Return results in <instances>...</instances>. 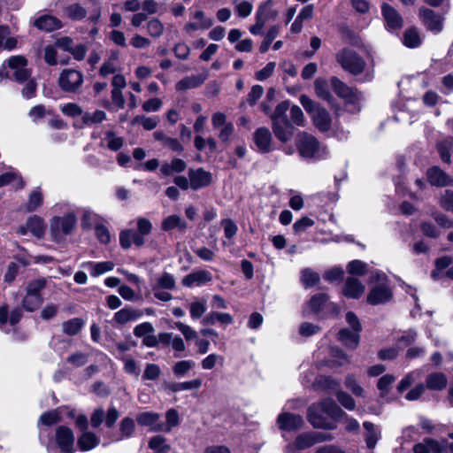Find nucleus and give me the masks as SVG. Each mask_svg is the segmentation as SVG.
I'll return each instance as SVG.
<instances>
[{
  "mask_svg": "<svg viewBox=\"0 0 453 453\" xmlns=\"http://www.w3.org/2000/svg\"><path fill=\"white\" fill-rule=\"evenodd\" d=\"M296 146L300 155L305 158L323 159L327 157V148L311 134L301 132L296 136Z\"/></svg>",
  "mask_w": 453,
  "mask_h": 453,
  "instance_id": "obj_1",
  "label": "nucleus"
},
{
  "mask_svg": "<svg viewBox=\"0 0 453 453\" xmlns=\"http://www.w3.org/2000/svg\"><path fill=\"white\" fill-rule=\"evenodd\" d=\"M300 103L310 114L312 123L320 132H327L332 126V118L330 113L319 104L314 103L305 95L300 96Z\"/></svg>",
  "mask_w": 453,
  "mask_h": 453,
  "instance_id": "obj_2",
  "label": "nucleus"
},
{
  "mask_svg": "<svg viewBox=\"0 0 453 453\" xmlns=\"http://www.w3.org/2000/svg\"><path fill=\"white\" fill-rule=\"evenodd\" d=\"M275 95V89L270 88L266 93L265 100L261 104V110L270 117L275 136L280 141H283V103L278 104L274 111H272L271 103L274 101Z\"/></svg>",
  "mask_w": 453,
  "mask_h": 453,
  "instance_id": "obj_3",
  "label": "nucleus"
},
{
  "mask_svg": "<svg viewBox=\"0 0 453 453\" xmlns=\"http://www.w3.org/2000/svg\"><path fill=\"white\" fill-rule=\"evenodd\" d=\"M336 62L342 68L353 75L362 73L365 67V61L354 50L343 48L335 55Z\"/></svg>",
  "mask_w": 453,
  "mask_h": 453,
  "instance_id": "obj_4",
  "label": "nucleus"
},
{
  "mask_svg": "<svg viewBox=\"0 0 453 453\" xmlns=\"http://www.w3.org/2000/svg\"><path fill=\"white\" fill-rule=\"evenodd\" d=\"M76 216L73 212L62 217L55 216L50 219V234L54 242H60L65 236L71 234L75 225Z\"/></svg>",
  "mask_w": 453,
  "mask_h": 453,
  "instance_id": "obj_5",
  "label": "nucleus"
},
{
  "mask_svg": "<svg viewBox=\"0 0 453 453\" xmlns=\"http://www.w3.org/2000/svg\"><path fill=\"white\" fill-rule=\"evenodd\" d=\"M84 82L83 73L76 69H64L58 77V83L65 93H79Z\"/></svg>",
  "mask_w": 453,
  "mask_h": 453,
  "instance_id": "obj_6",
  "label": "nucleus"
},
{
  "mask_svg": "<svg viewBox=\"0 0 453 453\" xmlns=\"http://www.w3.org/2000/svg\"><path fill=\"white\" fill-rule=\"evenodd\" d=\"M211 125L219 130V138L221 142L227 143L234 132V124L226 120V116L221 111H217L211 116Z\"/></svg>",
  "mask_w": 453,
  "mask_h": 453,
  "instance_id": "obj_7",
  "label": "nucleus"
},
{
  "mask_svg": "<svg viewBox=\"0 0 453 453\" xmlns=\"http://www.w3.org/2000/svg\"><path fill=\"white\" fill-rule=\"evenodd\" d=\"M325 415L321 406L317 403L311 404L308 409V420L313 427L326 430L335 429L336 425L329 421Z\"/></svg>",
  "mask_w": 453,
  "mask_h": 453,
  "instance_id": "obj_8",
  "label": "nucleus"
},
{
  "mask_svg": "<svg viewBox=\"0 0 453 453\" xmlns=\"http://www.w3.org/2000/svg\"><path fill=\"white\" fill-rule=\"evenodd\" d=\"M8 67L13 71V78L18 82L27 81L31 72L27 69V60L23 56H12L7 60Z\"/></svg>",
  "mask_w": 453,
  "mask_h": 453,
  "instance_id": "obj_9",
  "label": "nucleus"
},
{
  "mask_svg": "<svg viewBox=\"0 0 453 453\" xmlns=\"http://www.w3.org/2000/svg\"><path fill=\"white\" fill-rule=\"evenodd\" d=\"M74 441V434L71 428L65 426L57 427L55 442L63 453H73Z\"/></svg>",
  "mask_w": 453,
  "mask_h": 453,
  "instance_id": "obj_10",
  "label": "nucleus"
},
{
  "mask_svg": "<svg viewBox=\"0 0 453 453\" xmlns=\"http://www.w3.org/2000/svg\"><path fill=\"white\" fill-rule=\"evenodd\" d=\"M393 297V293L388 285L381 282L374 286L369 292L366 301L371 305H379L389 302Z\"/></svg>",
  "mask_w": 453,
  "mask_h": 453,
  "instance_id": "obj_11",
  "label": "nucleus"
},
{
  "mask_svg": "<svg viewBox=\"0 0 453 453\" xmlns=\"http://www.w3.org/2000/svg\"><path fill=\"white\" fill-rule=\"evenodd\" d=\"M308 307L314 313L322 311H335L338 312V307L329 301V296L326 294L319 293L312 296L308 302Z\"/></svg>",
  "mask_w": 453,
  "mask_h": 453,
  "instance_id": "obj_12",
  "label": "nucleus"
},
{
  "mask_svg": "<svg viewBox=\"0 0 453 453\" xmlns=\"http://www.w3.org/2000/svg\"><path fill=\"white\" fill-rule=\"evenodd\" d=\"M331 86L337 96L343 98L347 103H355L360 97L357 89L347 86L337 77L331 79Z\"/></svg>",
  "mask_w": 453,
  "mask_h": 453,
  "instance_id": "obj_13",
  "label": "nucleus"
},
{
  "mask_svg": "<svg viewBox=\"0 0 453 453\" xmlns=\"http://www.w3.org/2000/svg\"><path fill=\"white\" fill-rule=\"evenodd\" d=\"M419 18L428 30L434 33H439L442 30V19L433 10L425 7L420 8Z\"/></svg>",
  "mask_w": 453,
  "mask_h": 453,
  "instance_id": "obj_14",
  "label": "nucleus"
},
{
  "mask_svg": "<svg viewBox=\"0 0 453 453\" xmlns=\"http://www.w3.org/2000/svg\"><path fill=\"white\" fill-rule=\"evenodd\" d=\"M188 178L190 180V188L197 190L207 187L211 182V173L203 168L189 169Z\"/></svg>",
  "mask_w": 453,
  "mask_h": 453,
  "instance_id": "obj_15",
  "label": "nucleus"
},
{
  "mask_svg": "<svg viewBox=\"0 0 453 453\" xmlns=\"http://www.w3.org/2000/svg\"><path fill=\"white\" fill-rule=\"evenodd\" d=\"M253 141L258 151L267 153L272 150V134L266 127H259L253 134Z\"/></svg>",
  "mask_w": 453,
  "mask_h": 453,
  "instance_id": "obj_16",
  "label": "nucleus"
},
{
  "mask_svg": "<svg viewBox=\"0 0 453 453\" xmlns=\"http://www.w3.org/2000/svg\"><path fill=\"white\" fill-rule=\"evenodd\" d=\"M381 12L387 27L389 29H400L403 27V18L400 13L388 4L381 5Z\"/></svg>",
  "mask_w": 453,
  "mask_h": 453,
  "instance_id": "obj_17",
  "label": "nucleus"
},
{
  "mask_svg": "<svg viewBox=\"0 0 453 453\" xmlns=\"http://www.w3.org/2000/svg\"><path fill=\"white\" fill-rule=\"evenodd\" d=\"M211 280L212 276L211 273L205 270H199L186 275L182 279L181 283L185 287L192 288L194 286L199 287L204 285L211 281Z\"/></svg>",
  "mask_w": 453,
  "mask_h": 453,
  "instance_id": "obj_18",
  "label": "nucleus"
},
{
  "mask_svg": "<svg viewBox=\"0 0 453 453\" xmlns=\"http://www.w3.org/2000/svg\"><path fill=\"white\" fill-rule=\"evenodd\" d=\"M142 315L143 312L141 310L127 306L114 313L113 321L119 325H125L137 320Z\"/></svg>",
  "mask_w": 453,
  "mask_h": 453,
  "instance_id": "obj_19",
  "label": "nucleus"
},
{
  "mask_svg": "<svg viewBox=\"0 0 453 453\" xmlns=\"http://www.w3.org/2000/svg\"><path fill=\"white\" fill-rule=\"evenodd\" d=\"M365 292V286L361 281L356 278H347L344 288L342 289L343 295L348 298L358 299Z\"/></svg>",
  "mask_w": 453,
  "mask_h": 453,
  "instance_id": "obj_20",
  "label": "nucleus"
},
{
  "mask_svg": "<svg viewBox=\"0 0 453 453\" xmlns=\"http://www.w3.org/2000/svg\"><path fill=\"white\" fill-rule=\"evenodd\" d=\"M427 179L434 186L443 187L453 182V179L438 166H434L427 171Z\"/></svg>",
  "mask_w": 453,
  "mask_h": 453,
  "instance_id": "obj_21",
  "label": "nucleus"
},
{
  "mask_svg": "<svg viewBox=\"0 0 453 453\" xmlns=\"http://www.w3.org/2000/svg\"><path fill=\"white\" fill-rule=\"evenodd\" d=\"M207 73L197 74V75H191L187 76L179 81L176 85L175 88L178 91H183L190 88H195L199 86H201L205 80L207 79Z\"/></svg>",
  "mask_w": 453,
  "mask_h": 453,
  "instance_id": "obj_22",
  "label": "nucleus"
},
{
  "mask_svg": "<svg viewBox=\"0 0 453 453\" xmlns=\"http://www.w3.org/2000/svg\"><path fill=\"white\" fill-rule=\"evenodd\" d=\"M34 25L38 29L46 32H51L59 29L62 27L61 21L58 18L51 15H42L37 18L34 21Z\"/></svg>",
  "mask_w": 453,
  "mask_h": 453,
  "instance_id": "obj_23",
  "label": "nucleus"
},
{
  "mask_svg": "<svg viewBox=\"0 0 453 453\" xmlns=\"http://www.w3.org/2000/svg\"><path fill=\"white\" fill-rule=\"evenodd\" d=\"M318 405L321 406L322 411L326 413V415L331 417L334 419H339L347 416L346 412L343 411L340 406L331 398H326L319 403H317Z\"/></svg>",
  "mask_w": 453,
  "mask_h": 453,
  "instance_id": "obj_24",
  "label": "nucleus"
},
{
  "mask_svg": "<svg viewBox=\"0 0 453 453\" xmlns=\"http://www.w3.org/2000/svg\"><path fill=\"white\" fill-rule=\"evenodd\" d=\"M160 415L153 411H144L137 414L136 421L142 426H149L151 432H157L154 430L157 425L160 424Z\"/></svg>",
  "mask_w": 453,
  "mask_h": 453,
  "instance_id": "obj_25",
  "label": "nucleus"
},
{
  "mask_svg": "<svg viewBox=\"0 0 453 453\" xmlns=\"http://www.w3.org/2000/svg\"><path fill=\"white\" fill-rule=\"evenodd\" d=\"M363 426L365 429V440L366 446L372 449L380 438V430L369 421H365Z\"/></svg>",
  "mask_w": 453,
  "mask_h": 453,
  "instance_id": "obj_26",
  "label": "nucleus"
},
{
  "mask_svg": "<svg viewBox=\"0 0 453 453\" xmlns=\"http://www.w3.org/2000/svg\"><path fill=\"white\" fill-rule=\"evenodd\" d=\"M99 442V437L88 431L83 432L77 441L78 447L82 451H88L96 448Z\"/></svg>",
  "mask_w": 453,
  "mask_h": 453,
  "instance_id": "obj_27",
  "label": "nucleus"
},
{
  "mask_svg": "<svg viewBox=\"0 0 453 453\" xmlns=\"http://www.w3.org/2000/svg\"><path fill=\"white\" fill-rule=\"evenodd\" d=\"M360 331H349L347 328L342 329L338 335L339 340L348 348L354 349L358 346L360 336Z\"/></svg>",
  "mask_w": 453,
  "mask_h": 453,
  "instance_id": "obj_28",
  "label": "nucleus"
},
{
  "mask_svg": "<svg viewBox=\"0 0 453 453\" xmlns=\"http://www.w3.org/2000/svg\"><path fill=\"white\" fill-rule=\"evenodd\" d=\"M441 159L447 164L451 163V152L453 151V137H447L436 144Z\"/></svg>",
  "mask_w": 453,
  "mask_h": 453,
  "instance_id": "obj_29",
  "label": "nucleus"
},
{
  "mask_svg": "<svg viewBox=\"0 0 453 453\" xmlns=\"http://www.w3.org/2000/svg\"><path fill=\"white\" fill-rule=\"evenodd\" d=\"M166 423L160 421V424L154 428L156 431L169 433L173 427L180 422L179 414L174 409H170L165 413Z\"/></svg>",
  "mask_w": 453,
  "mask_h": 453,
  "instance_id": "obj_30",
  "label": "nucleus"
},
{
  "mask_svg": "<svg viewBox=\"0 0 453 453\" xmlns=\"http://www.w3.org/2000/svg\"><path fill=\"white\" fill-rule=\"evenodd\" d=\"M278 16V12L273 8V0H268L258 7L257 19L265 22L268 19H274Z\"/></svg>",
  "mask_w": 453,
  "mask_h": 453,
  "instance_id": "obj_31",
  "label": "nucleus"
},
{
  "mask_svg": "<svg viewBox=\"0 0 453 453\" xmlns=\"http://www.w3.org/2000/svg\"><path fill=\"white\" fill-rule=\"evenodd\" d=\"M86 267L93 277H97L111 271L114 268V263L111 261L88 262Z\"/></svg>",
  "mask_w": 453,
  "mask_h": 453,
  "instance_id": "obj_32",
  "label": "nucleus"
},
{
  "mask_svg": "<svg viewBox=\"0 0 453 453\" xmlns=\"http://www.w3.org/2000/svg\"><path fill=\"white\" fill-rule=\"evenodd\" d=\"M413 451L415 453H441V447L438 441L433 439H425L423 442L414 445Z\"/></svg>",
  "mask_w": 453,
  "mask_h": 453,
  "instance_id": "obj_33",
  "label": "nucleus"
},
{
  "mask_svg": "<svg viewBox=\"0 0 453 453\" xmlns=\"http://www.w3.org/2000/svg\"><path fill=\"white\" fill-rule=\"evenodd\" d=\"M161 228L166 232L175 228L184 231L187 228V223L178 215H170L162 221Z\"/></svg>",
  "mask_w": 453,
  "mask_h": 453,
  "instance_id": "obj_34",
  "label": "nucleus"
},
{
  "mask_svg": "<svg viewBox=\"0 0 453 453\" xmlns=\"http://www.w3.org/2000/svg\"><path fill=\"white\" fill-rule=\"evenodd\" d=\"M27 229L33 235L38 238L43 235L45 231V225L43 219L41 217L37 215L31 216L27 219Z\"/></svg>",
  "mask_w": 453,
  "mask_h": 453,
  "instance_id": "obj_35",
  "label": "nucleus"
},
{
  "mask_svg": "<svg viewBox=\"0 0 453 453\" xmlns=\"http://www.w3.org/2000/svg\"><path fill=\"white\" fill-rule=\"evenodd\" d=\"M202 386V380L200 379H195L184 382H172L167 385L168 389L172 392H180L185 390L198 389Z\"/></svg>",
  "mask_w": 453,
  "mask_h": 453,
  "instance_id": "obj_36",
  "label": "nucleus"
},
{
  "mask_svg": "<svg viewBox=\"0 0 453 453\" xmlns=\"http://www.w3.org/2000/svg\"><path fill=\"white\" fill-rule=\"evenodd\" d=\"M135 430L134 420L129 417L124 418L119 423V436L115 441L130 438Z\"/></svg>",
  "mask_w": 453,
  "mask_h": 453,
  "instance_id": "obj_37",
  "label": "nucleus"
},
{
  "mask_svg": "<svg viewBox=\"0 0 453 453\" xmlns=\"http://www.w3.org/2000/svg\"><path fill=\"white\" fill-rule=\"evenodd\" d=\"M447 385V378L441 372L430 374L426 379V387L432 390H441Z\"/></svg>",
  "mask_w": 453,
  "mask_h": 453,
  "instance_id": "obj_38",
  "label": "nucleus"
},
{
  "mask_svg": "<svg viewBox=\"0 0 453 453\" xmlns=\"http://www.w3.org/2000/svg\"><path fill=\"white\" fill-rule=\"evenodd\" d=\"M43 202V196L40 188H36L33 190L29 196L27 203L25 205V211L27 212H32L37 210Z\"/></svg>",
  "mask_w": 453,
  "mask_h": 453,
  "instance_id": "obj_39",
  "label": "nucleus"
},
{
  "mask_svg": "<svg viewBox=\"0 0 453 453\" xmlns=\"http://www.w3.org/2000/svg\"><path fill=\"white\" fill-rule=\"evenodd\" d=\"M43 303L42 296H36L26 293L22 300V307L27 311L37 310Z\"/></svg>",
  "mask_w": 453,
  "mask_h": 453,
  "instance_id": "obj_40",
  "label": "nucleus"
},
{
  "mask_svg": "<svg viewBox=\"0 0 453 453\" xmlns=\"http://www.w3.org/2000/svg\"><path fill=\"white\" fill-rule=\"evenodd\" d=\"M117 62L118 53L113 52L111 57L104 62L99 69V74L103 77H106L110 74H113L117 72Z\"/></svg>",
  "mask_w": 453,
  "mask_h": 453,
  "instance_id": "obj_41",
  "label": "nucleus"
},
{
  "mask_svg": "<svg viewBox=\"0 0 453 453\" xmlns=\"http://www.w3.org/2000/svg\"><path fill=\"white\" fill-rule=\"evenodd\" d=\"M421 37L416 28L407 29L403 33V42L408 48H416L421 44Z\"/></svg>",
  "mask_w": 453,
  "mask_h": 453,
  "instance_id": "obj_42",
  "label": "nucleus"
},
{
  "mask_svg": "<svg viewBox=\"0 0 453 453\" xmlns=\"http://www.w3.org/2000/svg\"><path fill=\"white\" fill-rule=\"evenodd\" d=\"M314 88H315L316 95L319 98H321L322 100H325L326 102H330L332 100L333 96L329 91L327 81L325 79H322V78L316 79V81L314 82Z\"/></svg>",
  "mask_w": 453,
  "mask_h": 453,
  "instance_id": "obj_43",
  "label": "nucleus"
},
{
  "mask_svg": "<svg viewBox=\"0 0 453 453\" xmlns=\"http://www.w3.org/2000/svg\"><path fill=\"white\" fill-rule=\"evenodd\" d=\"M146 29L149 35L154 38H158L163 35L165 27L157 18H152L147 21Z\"/></svg>",
  "mask_w": 453,
  "mask_h": 453,
  "instance_id": "obj_44",
  "label": "nucleus"
},
{
  "mask_svg": "<svg viewBox=\"0 0 453 453\" xmlns=\"http://www.w3.org/2000/svg\"><path fill=\"white\" fill-rule=\"evenodd\" d=\"M83 320L80 318H74L63 322L62 330L68 335H76L83 326Z\"/></svg>",
  "mask_w": 453,
  "mask_h": 453,
  "instance_id": "obj_45",
  "label": "nucleus"
},
{
  "mask_svg": "<svg viewBox=\"0 0 453 453\" xmlns=\"http://www.w3.org/2000/svg\"><path fill=\"white\" fill-rule=\"evenodd\" d=\"M344 386L357 397L365 396V389L359 385L354 375L348 374L346 376Z\"/></svg>",
  "mask_w": 453,
  "mask_h": 453,
  "instance_id": "obj_46",
  "label": "nucleus"
},
{
  "mask_svg": "<svg viewBox=\"0 0 453 453\" xmlns=\"http://www.w3.org/2000/svg\"><path fill=\"white\" fill-rule=\"evenodd\" d=\"M319 274L310 268L302 271L301 280L304 287L311 288L319 282Z\"/></svg>",
  "mask_w": 453,
  "mask_h": 453,
  "instance_id": "obj_47",
  "label": "nucleus"
},
{
  "mask_svg": "<svg viewBox=\"0 0 453 453\" xmlns=\"http://www.w3.org/2000/svg\"><path fill=\"white\" fill-rule=\"evenodd\" d=\"M106 119V113L104 111L96 110L94 112H85L82 115V121L86 126L99 124Z\"/></svg>",
  "mask_w": 453,
  "mask_h": 453,
  "instance_id": "obj_48",
  "label": "nucleus"
},
{
  "mask_svg": "<svg viewBox=\"0 0 453 453\" xmlns=\"http://www.w3.org/2000/svg\"><path fill=\"white\" fill-rule=\"evenodd\" d=\"M158 123V119L157 117H146L144 115H138L134 117L132 120V124H140L143 127L145 130H153Z\"/></svg>",
  "mask_w": 453,
  "mask_h": 453,
  "instance_id": "obj_49",
  "label": "nucleus"
},
{
  "mask_svg": "<svg viewBox=\"0 0 453 453\" xmlns=\"http://www.w3.org/2000/svg\"><path fill=\"white\" fill-rule=\"evenodd\" d=\"M195 365H196V363L193 360H181V361H178L173 366V372L175 376L182 377L188 371L193 369L195 367Z\"/></svg>",
  "mask_w": 453,
  "mask_h": 453,
  "instance_id": "obj_50",
  "label": "nucleus"
},
{
  "mask_svg": "<svg viewBox=\"0 0 453 453\" xmlns=\"http://www.w3.org/2000/svg\"><path fill=\"white\" fill-rule=\"evenodd\" d=\"M337 401L348 411H354L356 409V402L354 398L343 390H338L335 394Z\"/></svg>",
  "mask_w": 453,
  "mask_h": 453,
  "instance_id": "obj_51",
  "label": "nucleus"
},
{
  "mask_svg": "<svg viewBox=\"0 0 453 453\" xmlns=\"http://www.w3.org/2000/svg\"><path fill=\"white\" fill-rule=\"evenodd\" d=\"M65 13L73 20H81L86 17L87 11L79 4H73L66 7Z\"/></svg>",
  "mask_w": 453,
  "mask_h": 453,
  "instance_id": "obj_52",
  "label": "nucleus"
},
{
  "mask_svg": "<svg viewBox=\"0 0 453 453\" xmlns=\"http://www.w3.org/2000/svg\"><path fill=\"white\" fill-rule=\"evenodd\" d=\"M313 445H314V441H313L311 433L310 432V433L302 434L299 436H297L293 444V447L299 450H303V449H306Z\"/></svg>",
  "mask_w": 453,
  "mask_h": 453,
  "instance_id": "obj_53",
  "label": "nucleus"
},
{
  "mask_svg": "<svg viewBox=\"0 0 453 453\" xmlns=\"http://www.w3.org/2000/svg\"><path fill=\"white\" fill-rule=\"evenodd\" d=\"M47 280L44 278L36 279L28 282L26 288V293L36 296H42L41 292L45 288Z\"/></svg>",
  "mask_w": 453,
  "mask_h": 453,
  "instance_id": "obj_54",
  "label": "nucleus"
},
{
  "mask_svg": "<svg viewBox=\"0 0 453 453\" xmlns=\"http://www.w3.org/2000/svg\"><path fill=\"white\" fill-rule=\"evenodd\" d=\"M347 271L349 274L362 276L367 272V264L361 260H353L348 264Z\"/></svg>",
  "mask_w": 453,
  "mask_h": 453,
  "instance_id": "obj_55",
  "label": "nucleus"
},
{
  "mask_svg": "<svg viewBox=\"0 0 453 453\" xmlns=\"http://www.w3.org/2000/svg\"><path fill=\"white\" fill-rule=\"evenodd\" d=\"M118 358L123 361L124 371L127 373L131 374L136 378L140 375V369L137 366L134 359L129 357H118Z\"/></svg>",
  "mask_w": 453,
  "mask_h": 453,
  "instance_id": "obj_56",
  "label": "nucleus"
},
{
  "mask_svg": "<svg viewBox=\"0 0 453 453\" xmlns=\"http://www.w3.org/2000/svg\"><path fill=\"white\" fill-rule=\"evenodd\" d=\"M175 284L176 282L174 277L168 273H164L157 279V285L155 287L160 288L162 289L172 290L175 288Z\"/></svg>",
  "mask_w": 453,
  "mask_h": 453,
  "instance_id": "obj_57",
  "label": "nucleus"
},
{
  "mask_svg": "<svg viewBox=\"0 0 453 453\" xmlns=\"http://www.w3.org/2000/svg\"><path fill=\"white\" fill-rule=\"evenodd\" d=\"M60 109L64 115L72 118L81 115L82 116L84 114L82 108L75 103L64 104L63 105H61Z\"/></svg>",
  "mask_w": 453,
  "mask_h": 453,
  "instance_id": "obj_58",
  "label": "nucleus"
},
{
  "mask_svg": "<svg viewBox=\"0 0 453 453\" xmlns=\"http://www.w3.org/2000/svg\"><path fill=\"white\" fill-rule=\"evenodd\" d=\"M105 138L108 141L107 147L112 151H117L123 146V139L117 137L113 131H107L105 133Z\"/></svg>",
  "mask_w": 453,
  "mask_h": 453,
  "instance_id": "obj_59",
  "label": "nucleus"
},
{
  "mask_svg": "<svg viewBox=\"0 0 453 453\" xmlns=\"http://www.w3.org/2000/svg\"><path fill=\"white\" fill-rule=\"evenodd\" d=\"M223 361H224V357L222 356L212 353V354L208 355L206 357H204L202 360L201 365H202V368L204 370H211V369L214 368V366L218 363L222 364Z\"/></svg>",
  "mask_w": 453,
  "mask_h": 453,
  "instance_id": "obj_60",
  "label": "nucleus"
},
{
  "mask_svg": "<svg viewBox=\"0 0 453 453\" xmlns=\"http://www.w3.org/2000/svg\"><path fill=\"white\" fill-rule=\"evenodd\" d=\"M279 33H280L279 27H273L270 28V30L266 34V36H265L264 42L260 45V48H259L260 52L265 53L268 50L272 42L279 35Z\"/></svg>",
  "mask_w": 453,
  "mask_h": 453,
  "instance_id": "obj_61",
  "label": "nucleus"
},
{
  "mask_svg": "<svg viewBox=\"0 0 453 453\" xmlns=\"http://www.w3.org/2000/svg\"><path fill=\"white\" fill-rule=\"evenodd\" d=\"M149 447L155 451L170 449V446L165 443V438L161 435L152 437L149 441Z\"/></svg>",
  "mask_w": 453,
  "mask_h": 453,
  "instance_id": "obj_62",
  "label": "nucleus"
},
{
  "mask_svg": "<svg viewBox=\"0 0 453 453\" xmlns=\"http://www.w3.org/2000/svg\"><path fill=\"white\" fill-rule=\"evenodd\" d=\"M221 226L224 228V234L227 239H231L236 234L238 230L237 225L231 219H222Z\"/></svg>",
  "mask_w": 453,
  "mask_h": 453,
  "instance_id": "obj_63",
  "label": "nucleus"
},
{
  "mask_svg": "<svg viewBox=\"0 0 453 453\" xmlns=\"http://www.w3.org/2000/svg\"><path fill=\"white\" fill-rule=\"evenodd\" d=\"M441 206L449 211H453V190L447 189L441 197Z\"/></svg>",
  "mask_w": 453,
  "mask_h": 453,
  "instance_id": "obj_64",
  "label": "nucleus"
}]
</instances>
